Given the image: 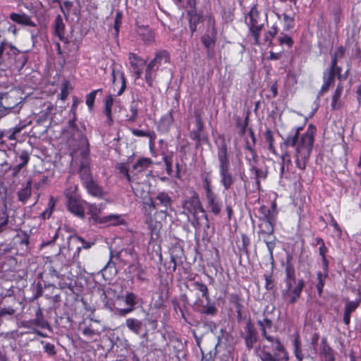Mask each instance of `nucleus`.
<instances>
[{
  "instance_id": "nucleus-1",
  "label": "nucleus",
  "mask_w": 361,
  "mask_h": 361,
  "mask_svg": "<svg viewBox=\"0 0 361 361\" xmlns=\"http://www.w3.org/2000/svg\"><path fill=\"white\" fill-rule=\"evenodd\" d=\"M302 127H298L292 130L284 140V145L288 147H295L297 166L303 170L305 169L306 163L310 157L314 144V137L316 128L310 125L305 133L299 136Z\"/></svg>"
},
{
  "instance_id": "nucleus-2",
  "label": "nucleus",
  "mask_w": 361,
  "mask_h": 361,
  "mask_svg": "<svg viewBox=\"0 0 361 361\" xmlns=\"http://www.w3.org/2000/svg\"><path fill=\"white\" fill-rule=\"evenodd\" d=\"M286 288L282 290V296L288 303L293 304L300 297L305 281L302 279H295V269L290 264L286 266Z\"/></svg>"
},
{
  "instance_id": "nucleus-3",
  "label": "nucleus",
  "mask_w": 361,
  "mask_h": 361,
  "mask_svg": "<svg viewBox=\"0 0 361 361\" xmlns=\"http://www.w3.org/2000/svg\"><path fill=\"white\" fill-rule=\"evenodd\" d=\"M219 173L220 183L224 190H228L235 181V178L229 171L230 161L228 157L227 148L223 145L218 149Z\"/></svg>"
},
{
  "instance_id": "nucleus-4",
  "label": "nucleus",
  "mask_w": 361,
  "mask_h": 361,
  "mask_svg": "<svg viewBox=\"0 0 361 361\" xmlns=\"http://www.w3.org/2000/svg\"><path fill=\"white\" fill-rule=\"evenodd\" d=\"M245 23L254 37V43L259 44V35L264 27V20L261 18L255 6L250 9L247 16L245 18Z\"/></svg>"
},
{
  "instance_id": "nucleus-5",
  "label": "nucleus",
  "mask_w": 361,
  "mask_h": 361,
  "mask_svg": "<svg viewBox=\"0 0 361 361\" xmlns=\"http://www.w3.org/2000/svg\"><path fill=\"white\" fill-rule=\"evenodd\" d=\"M274 224V216H272L269 220H262V223L259 225V233L263 237L271 257L275 247V237L273 235Z\"/></svg>"
},
{
  "instance_id": "nucleus-6",
  "label": "nucleus",
  "mask_w": 361,
  "mask_h": 361,
  "mask_svg": "<svg viewBox=\"0 0 361 361\" xmlns=\"http://www.w3.org/2000/svg\"><path fill=\"white\" fill-rule=\"evenodd\" d=\"M80 142L82 145V148L80 150V154L83 160L80 166L79 174L83 185H85L92 179L89 167V144L87 140L85 137H82Z\"/></svg>"
},
{
  "instance_id": "nucleus-7",
  "label": "nucleus",
  "mask_w": 361,
  "mask_h": 361,
  "mask_svg": "<svg viewBox=\"0 0 361 361\" xmlns=\"http://www.w3.org/2000/svg\"><path fill=\"white\" fill-rule=\"evenodd\" d=\"M263 336L270 343L269 347L273 350L274 355H279L281 361L288 360V352L279 338L268 335L264 330Z\"/></svg>"
},
{
  "instance_id": "nucleus-8",
  "label": "nucleus",
  "mask_w": 361,
  "mask_h": 361,
  "mask_svg": "<svg viewBox=\"0 0 361 361\" xmlns=\"http://www.w3.org/2000/svg\"><path fill=\"white\" fill-rule=\"evenodd\" d=\"M216 32L214 27V22L209 18L208 29L206 33L202 37L201 41L207 49H210L215 43Z\"/></svg>"
},
{
  "instance_id": "nucleus-9",
  "label": "nucleus",
  "mask_w": 361,
  "mask_h": 361,
  "mask_svg": "<svg viewBox=\"0 0 361 361\" xmlns=\"http://www.w3.org/2000/svg\"><path fill=\"white\" fill-rule=\"evenodd\" d=\"M68 209L75 215L83 217L84 209L82 202L78 196H71L69 193L68 195L67 201Z\"/></svg>"
},
{
  "instance_id": "nucleus-10",
  "label": "nucleus",
  "mask_w": 361,
  "mask_h": 361,
  "mask_svg": "<svg viewBox=\"0 0 361 361\" xmlns=\"http://www.w3.org/2000/svg\"><path fill=\"white\" fill-rule=\"evenodd\" d=\"M205 197L207 208L214 215H219L223 207V203L221 199L215 192Z\"/></svg>"
},
{
  "instance_id": "nucleus-11",
  "label": "nucleus",
  "mask_w": 361,
  "mask_h": 361,
  "mask_svg": "<svg viewBox=\"0 0 361 361\" xmlns=\"http://www.w3.org/2000/svg\"><path fill=\"white\" fill-rule=\"evenodd\" d=\"M183 208L192 214H196L199 211L204 212L200 200L197 194L192 195L183 203Z\"/></svg>"
},
{
  "instance_id": "nucleus-12",
  "label": "nucleus",
  "mask_w": 361,
  "mask_h": 361,
  "mask_svg": "<svg viewBox=\"0 0 361 361\" xmlns=\"http://www.w3.org/2000/svg\"><path fill=\"white\" fill-rule=\"evenodd\" d=\"M128 59L134 74L137 78H139L142 75V67L145 64V61L133 53L129 54Z\"/></svg>"
},
{
  "instance_id": "nucleus-13",
  "label": "nucleus",
  "mask_w": 361,
  "mask_h": 361,
  "mask_svg": "<svg viewBox=\"0 0 361 361\" xmlns=\"http://www.w3.org/2000/svg\"><path fill=\"white\" fill-rule=\"evenodd\" d=\"M111 68H112V82H113L114 85H116V81H118V82L121 84V88H120L119 91L118 92V94L121 95L126 89V80H125L124 74L122 71H121L119 70V68H118V66L116 64H113L111 66Z\"/></svg>"
},
{
  "instance_id": "nucleus-14",
  "label": "nucleus",
  "mask_w": 361,
  "mask_h": 361,
  "mask_svg": "<svg viewBox=\"0 0 361 361\" xmlns=\"http://www.w3.org/2000/svg\"><path fill=\"white\" fill-rule=\"evenodd\" d=\"M10 18L13 22L23 25L35 27V23L32 20L31 18L27 15L23 13H12L10 14Z\"/></svg>"
},
{
  "instance_id": "nucleus-15",
  "label": "nucleus",
  "mask_w": 361,
  "mask_h": 361,
  "mask_svg": "<svg viewBox=\"0 0 361 361\" xmlns=\"http://www.w3.org/2000/svg\"><path fill=\"white\" fill-rule=\"evenodd\" d=\"M343 85L338 84L337 87L332 95L331 107L332 110H338L342 106V102L341 99V94L343 92Z\"/></svg>"
},
{
  "instance_id": "nucleus-16",
  "label": "nucleus",
  "mask_w": 361,
  "mask_h": 361,
  "mask_svg": "<svg viewBox=\"0 0 361 361\" xmlns=\"http://www.w3.org/2000/svg\"><path fill=\"white\" fill-rule=\"evenodd\" d=\"M88 213L90 214L91 218L94 222L100 224V220L102 217L99 216V214L103 210L104 206L102 204H87Z\"/></svg>"
},
{
  "instance_id": "nucleus-17",
  "label": "nucleus",
  "mask_w": 361,
  "mask_h": 361,
  "mask_svg": "<svg viewBox=\"0 0 361 361\" xmlns=\"http://www.w3.org/2000/svg\"><path fill=\"white\" fill-rule=\"evenodd\" d=\"M124 223V219L119 214H109L102 217L100 220V224H107L109 226H118Z\"/></svg>"
},
{
  "instance_id": "nucleus-18",
  "label": "nucleus",
  "mask_w": 361,
  "mask_h": 361,
  "mask_svg": "<svg viewBox=\"0 0 361 361\" xmlns=\"http://www.w3.org/2000/svg\"><path fill=\"white\" fill-rule=\"evenodd\" d=\"M84 186L86 188L88 192L94 197H102L105 195L102 188L98 185L92 180L85 183Z\"/></svg>"
},
{
  "instance_id": "nucleus-19",
  "label": "nucleus",
  "mask_w": 361,
  "mask_h": 361,
  "mask_svg": "<svg viewBox=\"0 0 361 361\" xmlns=\"http://www.w3.org/2000/svg\"><path fill=\"white\" fill-rule=\"evenodd\" d=\"M336 73V70L331 68L328 71L327 75L324 76V83L322 86L320 92L324 93L328 90L329 87L333 84L334 81V75Z\"/></svg>"
},
{
  "instance_id": "nucleus-20",
  "label": "nucleus",
  "mask_w": 361,
  "mask_h": 361,
  "mask_svg": "<svg viewBox=\"0 0 361 361\" xmlns=\"http://www.w3.org/2000/svg\"><path fill=\"white\" fill-rule=\"evenodd\" d=\"M152 62H155L157 68H159L161 66L169 63V56L167 51H160L157 53Z\"/></svg>"
},
{
  "instance_id": "nucleus-21",
  "label": "nucleus",
  "mask_w": 361,
  "mask_h": 361,
  "mask_svg": "<svg viewBox=\"0 0 361 361\" xmlns=\"http://www.w3.org/2000/svg\"><path fill=\"white\" fill-rule=\"evenodd\" d=\"M158 69L155 62H152V61L147 64L145 70V80L149 86L152 85L153 80L155 78V72Z\"/></svg>"
},
{
  "instance_id": "nucleus-22",
  "label": "nucleus",
  "mask_w": 361,
  "mask_h": 361,
  "mask_svg": "<svg viewBox=\"0 0 361 361\" xmlns=\"http://www.w3.org/2000/svg\"><path fill=\"white\" fill-rule=\"evenodd\" d=\"M344 53H345L344 48H343V47L338 48L335 51V52L334 54V56H333V58H332L331 64V67H330V68H331L333 69L336 70V73H337V74H338V78L339 79L341 78V68L337 67V66H336V64H337V59L338 58H341L344 55Z\"/></svg>"
},
{
  "instance_id": "nucleus-23",
  "label": "nucleus",
  "mask_w": 361,
  "mask_h": 361,
  "mask_svg": "<svg viewBox=\"0 0 361 361\" xmlns=\"http://www.w3.org/2000/svg\"><path fill=\"white\" fill-rule=\"evenodd\" d=\"M245 343L248 348H251L257 340L256 333L251 324H247L246 327Z\"/></svg>"
},
{
  "instance_id": "nucleus-24",
  "label": "nucleus",
  "mask_w": 361,
  "mask_h": 361,
  "mask_svg": "<svg viewBox=\"0 0 361 361\" xmlns=\"http://www.w3.org/2000/svg\"><path fill=\"white\" fill-rule=\"evenodd\" d=\"M126 326L133 333L138 334L140 331L142 322L134 318H128L126 321Z\"/></svg>"
},
{
  "instance_id": "nucleus-25",
  "label": "nucleus",
  "mask_w": 361,
  "mask_h": 361,
  "mask_svg": "<svg viewBox=\"0 0 361 361\" xmlns=\"http://www.w3.org/2000/svg\"><path fill=\"white\" fill-rule=\"evenodd\" d=\"M64 24L61 16H57L55 19V33L61 40L64 39Z\"/></svg>"
},
{
  "instance_id": "nucleus-26",
  "label": "nucleus",
  "mask_w": 361,
  "mask_h": 361,
  "mask_svg": "<svg viewBox=\"0 0 361 361\" xmlns=\"http://www.w3.org/2000/svg\"><path fill=\"white\" fill-rule=\"evenodd\" d=\"M31 182H27L26 186L18 192V200L25 202L31 195Z\"/></svg>"
},
{
  "instance_id": "nucleus-27",
  "label": "nucleus",
  "mask_w": 361,
  "mask_h": 361,
  "mask_svg": "<svg viewBox=\"0 0 361 361\" xmlns=\"http://www.w3.org/2000/svg\"><path fill=\"white\" fill-rule=\"evenodd\" d=\"M152 162V161L149 158L140 159L133 166V169L138 172H141L148 168L151 165Z\"/></svg>"
},
{
  "instance_id": "nucleus-28",
  "label": "nucleus",
  "mask_w": 361,
  "mask_h": 361,
  "mask_svg": "<svg viewBox=\"0 0 361 361\" xmlns=\"http://www.w3.org/2000/svg\"><path fill=\"white\" fill-rule=\"evenodd\" d=\"M137 104L135 102H131L129 106V111L126 114L128 121L134 122L137 116Z\"/></svg>"
},
{
  "instance_id": "nucleus-29",
  "label": "nucleus",
  "mask_w": 361,
  "mask_h": 361,
  "mask_svg": "<svg viewBox=\"0 0 361 361\" xmlns=\"http://www.w3.org/2000/svg\"><path fill=\"white\" fill-rule=\"evenodd\" d=\"M114 104V99L111 95H109L106 97L105 99V114L108 118L109 123H111L112 118H111V107Z\"/></svg>"
},
{
  "instance_id": "nucleus-30",
  "label": "nucleus",
  "mask_w": 361,
  "mask_h": 361,
  "mask_svg": "<svg viewBox=\"0 0 361 361\" xmlns=\"http://www.w3.org/2000/svg\"><path fill=\"white\" fill-rule=\"evenodd\" d=\"M137 32L146 43H151L154 40L152 32L147 28H140Z\"/></svg>"
},
{
  "instance_id": "nucleus-31",
  "label": "nucleus",
  "mask_w": 361,
  "mask_h": 361,
  "mask_svg": "<svg viewBox=\"0 0 361 361\" xmlns=\"http://www.w3.org/2000/svg\"><path fill=\"white\" fill-rule=\"evenodd\" d=\"M156 198L159 201L160 204L165 207L171 206L172 203L171 198L167 193L164 192H159Z\"/></svg>"
},
{
  "instance_id": "nucleus-32",
  "label": "nucleus",
  "mask_w": 361,
  "mask_h": 361,
  "mask_svg": "<svg viewBox=\"0 0 361 361\" xmlns=\"http://www.w3.org/2000/svg\"><path fill=\"white\" fill-rule=\"evenodd\" d=\"M264 140L268 143V148L272 153H275L274 147V135L271 130L267 129L264 134Z\"/></svg>"
},
{
  "instance_id": "nucleus-33",
  "label": "nucleus",
  "mask_w": 361,
  "mask_h": 361,
  "mask_svg": "<svg viewBox=\"0 0 361 361\" xmlns=\"http://www.w3.org/2000/svg\"><path fill=\"white\" fill-rule=\"evenodd\" d=\"M137 295L133 293H127L125 295L124 301L125 304L131 308L135 309V306L137 304Z\"/></svg>"
},
{
  "instance_id": "nucleus-34",
  "label": "nucleus",
  "mask_w": 361,
  "mask_h": 361,
  "mask_svg": "<svg viewBox=\"0 0 361 361\" xmlns=\"http://www.w3.org/2000/svg\"><path fill=\"white\" fill-rule=\"evenodd\" d=\"M278 33V28L276 26L273 25L264 35V41L269 44L271 43L272 39Z\"/></svg>"
},
{
  "instance_id": "nucleus-35",
  "label": "nucleus",
  "mask_w": 361,
  "mask_h": 361,
  "mask_svg": "<svg viewBox=\"0 0 361 361\" xmlns=\"http://www.w3.org/2000/svg\"><path fill=\"white\" fill-rule=\"evenodd\" d=\"M173 118L171 112L166 114L161 119L160 125L165 128H168L173 123Z\"/></svg>"
},
{
  "instance_id": "nucleus-36",
  "label": "nucleus",
  "mask_w": 361,
  "mask_h": 361,
  "mask_svg": "<svg viewBox=\"0 0 361 361\" xmlns=\"http://www.w3.org/2000/svg\"><path fill=\"white\" fill-rule=\"evenodd\" d=\"M100 91V89L94 90L86 96V104L90 110H92L94 106L96 94Z\"/></svg>"
},
{
  "instance_id": "nucleus-37",
  "label": "nucleus",
  "mask_w": 361,
  "mask_h": 361,
  "mask_svg": "<svg viewBox=\"0 0 361 361\" xmlns=\"http://www.w3.org/2000/svg\"><path fill=\"white\" fill-rule=\"evenodd\" d=\"M262 361H281L279 355H271L269 352L263 351L260 355Z\"/></svg>"
},
{
  "instance_id": "nucleus-38",
  "label": "nucleus",
  "mask_w": 361,
  "mask_h": 361,
  "mask_svg": "<svg viewBox=\"0 0 361 361\" xmlns=\"http://www.w3.org/2000/svg\"><path fill=\"white\" fill-rule=\"evenodd\" d=\"M55 204H56V200H54V198L53 197H51L49 199V201L48 209H46L42 214V215L44 218H49L51 216L53 209L55 207Z\"/></svg>"
},
{
  "instance_id": "nucleus-39",
  "label": "nucleus",
  "mask_w": 361,
  "mask_h": 361,
  "mask_svg": "<svg viewBox=\"0 0 361 361\" xmlns=\"http://www.w3.org/2000/svg\"><path fill=\"white\" fill-rule=\"evenodd\" d=\"M82 335L88 338H93L94 336H99V331L93 329L91 326L85 327L82 331Z\"/></svg>"
},
{
  "instance_id": "nucleus-40",
  "label": "nucleus",
  "mask_w": 361,
  "mask_h": 361,
  "mask_svg": "<svg viewBox=\"0 0 361 361\" xmlns=\"http://www.w3.org/2000/svg\"><path fill=\"white\" fill-rule=\"evenodd\" d=\"M203 188L205 191V196L214 193L212 186L211 180L208 177L203 179Z\"/></svg>"
},
{
  "instance_id": "nucleus-41",
  "label": "nucleus",
  "mask_w": 361,
  "mask_h": 361,
  "mask_svg": "<svg viewBox=\"0 0 361 361\" xmlns=\"http://www.w3.org/2000/svg\"><path fill=\"white\" fill-rule=\"evenodd\" d=\"M195 288L202 293V295L207 300H209L208 295V288L207 286L204 283H201L199 282H195L194 284Z\"/></svg>"
},
{
  "instance_id": "nucleus-42",
  "label": "nucleus",
  "mask_w": 361,
  "mask_h": 361,
  "mask_svg": "<svg viewBox=\"0 0 361 361\" xmlns=\"http://www.w3.org/2000/svg\"><path fill=\"white\" fill-rule=\"evenodd\" d=\"M325 271V274L323 275L321 272H319L317 274V279H318V283L317 285V290H318V293L319 295H321L322 292V288L324 287V279L327 276V270Z\"/></svg>"
},
{
  "instance_id": "nucleus-43",
  "label": "nucleus",
  "mask_w": 361,
  "mask_h": 361,
  "mask_svg": "<svg viewBox=\"0 0 361 361\" xmlns=\"http://www.w3.org/2000/svg\"><path fill=\"white\" fill-rule=\"evenodd\" d=\"M319 255L322 257V262L324 269L326 271L328 267V261L325 257V255L327 252V248L326 247L324 243H322V245L319 248Z\"/></svg>"
},
{
  "instance_id": "nucleus-44",
  "label": "nucleus",
  "mask_w": 361,
  "mask_h": 361,
  "mask_svg": "<svg viewBox=\"0 0 361 361\" xmlns=\"http://www.w3.org/2000/svg\"><path fill=\"white\" fill-rule=\"evenodd\" d=\"M71 239L76 243H80L82 244L80 247H78V250H80L81 248L88 249L91 247V244L90 243L86 242L82 238L78 235L72 236Z\"/></svg>"
},
{
  "instance_id": "nucleus-45",
  "label": "nucleus",
  "mask_w": 361,
  "mask_h": 361,
  "mask_svg": "<svg viewBox=\"0 0 361 361\" xmlns=\"http://www.w3.org/2000/svg\"><path fill=\"white\" fill-rule=\"evenodd\" d=\"M294 354L296 358L299 361H302L303 359L302 353L300 348V342L298 338H295L294 341Z\"/></svg>"
},
{
  "instance_id": "nucleus-46",
  "label": "nucleus",
  "mask_w": 361,
  "mask_h": 361,
  "mask_svg": "<svg viewBox=\"0 0 361 361\" xmlns=\"http://www.w3.org/2000/svg\"><path fill=\"white\" fill-rule=\"evenodd\" d=\"M279 42L280 45L286 44L288 47H291L293 44V41L291 39V37L286 35L280 36L279 37Z\"/></svg>"
},
{
  "instance_id": "nucleus-47",
  "label": "nucleus",
  "mask_w": 361,
  "mask_h": 361,
  "mask_svg": "<svg viewBox=\"0 0 361 361\" xmlns=\"http://www.w3.org/2000/svg\"><path fill=\"white\" fill-rule=\"evenodd\" d=\"M359 302L348 301L345 306V312L351 314L358 307Z\"/></svg>"
},
{
  "instance_id": "nucleus-48",
  "label": "nucleus",
  "mask_w": 361,
  "mask_h": 361,
  "mask_svg": "<svg viewBox=\"0 0 361 361\" xmlns=\"http://www.w3.org/2000/svg\"><path fill=\"white\" fill-rule=\"evenodd\" d=\"M69 94V85L68 82H64L62 85L59 97L61 100H65Z\"/></svg>"
},
{
  "instance_id": "nucleus-49",
  "label": "nucleus",
  "mask_w": 361,
  "mask_h": 361,
  "mask_svg": "<svg viewBox=\"0 0 361 361\" xmlns=\"http://www.w3.org/2000/svg\"><path fill=\"white\" fill-rule=\"evenodd\" d=\"M134 310V308L127 307V308H116V312L121 317H125L126 315L131 313Z\"/></svg>"
},
{
  "instance_id": "nucleus-50",
  "label": "nucleus",
  "mask_w": 361,
  "mask_h": 361,
  "mask_svg": "<svg viewBox=\"0 0 361 361\" xmlns=\"http://www.w3.org/2000/svg\"><path fill=\"white\" fill-rule=\"evenodd\" d=\"M259 325L262 328V333L264 330L266 331L265 329L267 327H271V322L267 318H264L262 320L258 321Z\"/></svg>"
},
{
  "instance_id": "nucleus-51",
  "label": "nucleus",
  "mask_w": 361,
  "mask_h": 361,
  "mask_svg": "<svg viewBox=\"0 0 361 361\" xmlns=\"http://www.w3.org/2000/svg\"><path fill=\"white\" fill-rule=\"evenodd\" d=\"M202 311L204 314L214 315L216 312V309L213 305H207L203 307Z\"/></svg>"
},
{
  "instance_id": "nucleus-52",
  "label": "nucleus",
  "mask_w": 361,
  "mask_h": 361,
  "mask_svg": "<svg viewBox=\"0 0 361 361\" xmlns=\"http://www.w3.org/2000/svg\"><path fill=\"white\" fill-rule=\"evenodd\" d=\"M322 353L325 355L326 361H334V358L331 353V350L329 347H325L322 350Z\"/></svg>"
},
{
  "instance_id": "nucleus-53",
  "label": "nucleus",
  "mask_w": 361,
  "mask_h": 361,
  "mask_svg": "<svg viewBox=\"0 0 361 361\" xmlns=\"http://www.w3.org/2000/svg\"><path fill=\"white\" fill-rule=\"evenodd\" d=\"M78 190V185H71L68 188L66 189V192H65V195H66V198L68 199V193L71 195V196H78L77 194H76V191Z\"/></svg>"
},
{
  "instance_id": "nucleus-54",
  "label": "nucleus",
  "mask_w": 361,
  "mask_h": 361,
  "mask_svg": "<svg viewBox=\"0 0 361 361\" xmlns=\"http://www.w3.org/2000/svg\"><path fill=\"white\" fill-rule=\"evenodd\" d=\"M131 132L135 136H137V137H149V136H150V134L148 132H146V131L142 130L133 129L131 130Z\"/></svg>"
},
{
  "instance_id": "nucleus-55",
  "label": "nucleus",
  "mask_w": 361,
  "mask_h": 361,
  "mask_svg": "<svg viewBox=\"0 0 361 361\" xmlns=\"http://www.w3.org/2000/svg\"><path fill=\"white\" fill-rule=\"evenodd\" d=\"M283 20L286 23V27L287 29L292 28L293 27V18L288 16L286 14L283 15Z\"/></svg>"
},
{
  "instance_id": "nucleus-56",
  "label": "nucleus",
  "mask_w": 361,
  "mask_h": 361,
  "mask_svg": "<svg viewBox=\"0 0 361 361\" xmlns=\"http://www.w3.org/2000/svg\"><path fill=\"white\" fill-rule=\"evenodd\" d=\"M164 161L166 165V170L169 174L172 173V161L168 157L164 158Z\"/></svg>"
},
{
  "instance_id": "nucleus-57",
  "label": "nucleus",
  "mask_w": 361,
  "mask_h": 361,
  "mask_svg": "<svg viewBox=\"0 0 361 361\" xmlns=\"http://www.w3.org/2000/svg\"><path fill=\"white\" fill-rule=\"evenodd\" d=\"M29 159L30 157L28 153L26 152H23L20 155V159L21 161L20 164L25 166L27 164Z\"/></svg>"
},
{
  "instance_id": "nucleus-58",
  "label": "nucleus",
  "mask_w": 361,
  "mask_h": 361,
  "mask_svg": "<svg viewBox=\"0 0 361 361\" xmlns=\"http://www.w3.org/2000/svg\"><path fill=\"white\" fill-rule=\"evenodd\" d=\"M14 312L15 310L12 307L2 308L0 310V317H3L6 314L12 315L14 314Z\"/></svg>"
},
{
  "instance_id": "nucleus-59",
  "label": "nucleus",
  "mask_w": 361,
  "mask_h": 361,
  "mask_svg": "<svg viewBox=\"0 0 361 361\" xmlns=\"http://www.w3.org/2000/svg\"><path fill=\"white\" fill-rule=\"evenodd\" d=\"M44 351L49 355L55 354L54 345L51 343H47L44 346Z\"/></svg>"
},
{
  "instance_id": "nucleus-60",
  "label": "nucleus",
  "mask_w": 361,
  "mask_h": 361,
  "mask_svg": "<svg viewBox=\"0 0 361 361\" xmlns=\"http://www.w3.org/2000/svg\"><path fill=\"white\" fill-rule=\"evenodd\" d=\"M272 216H274V223H275L276 220L277 212H275L274 211H271V209H267V213L264 214V216L262 219V220H269V218Z\"/></svg>"
},
{
  "instance_id": "nucleus-61",
  "label": "nucleus",
  "mask_w": 361,
  "mask_h": 361,
  "mask_svg": "<svg viewBox=\"0 0 361 361\" xmlns=\"http://www.w3.org/2000/svg\"><path fill=\"white\" fill-rule=\"evenodd\" d=\"M265 287L267 290L271 289L273 288V281L272 277L271 276L265 275Z\"/></svg>"
},
{
  "instance_id": "nucleus-62",
  "label": "nucleus",
  "mask_w": 361,
  "mask_h": 361,
  "mask_svg": "<svg viewBox=\"0 0 361 361\" xmlns=\"http://www.w3.org/2000/svg\"><path fill=\"white\" fill-rule=\"evenodd\" d=\"M145 207H148V209L150 210V212L155 209V204L154 201L152 198H149L145 202Z\"/></svg>"
},
{
  "instance_id": "nucleus-63",
  "label": "nucleus",
  "mask_w": 361,
  "mask_h": 361,
  "mask_svg": "<svg viewBox=\"0 0 361 361\" xmlns=\"http://www.w3.org/2000/svg\"><path fill=\"white\" fill-rule=\"evenodd\" d=\"M8 97H5L2 99L1 104L4 106L8 109H11L14 108L15 104H10L8 102Z\"/></svg>"
},
{
  "instance_id": "nucleus-64",
  "label": "nucleus",
  "mask_w": 361,
  "mask_h": 361,
  "mask_svg": "<svg viewBox=\"0 0 361 361\" xmlns=\"http://www.w3.org/2000/svg\"><path fill=\"white\" fill-rule=\"evenodd\" d=\"M171 262L173 264V270L175 271L178 264L181 262V260L180 259H177L174 255H171Z\"/></svg>"
}]
</instances>
